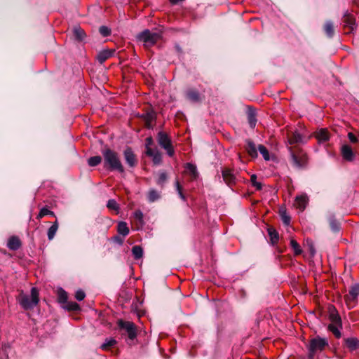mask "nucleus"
<instances>
[{
  "instance_id": "22",
  "label": "nucleus",
  "mask_w": 359,
  "mask_h": 359,
  "mask_svg": "<svg viewBox=\"0 0 359 359\" xmlns=\"http://www.w3.org/2000/svg\"><path fill=\"white\" fill-rule=\"evenodd\" d=\"M142 118L144 119L145 122V126L146 128L150 129L152 128L153 121L156 119V114L153 111L147 112L145 114H143L142 115Z\"/></svg>"
},
{
  "instance_id": "27",
  "label": "nucleus",
  "mask_w": 359,
  "mask_h": 359,
  "mask_svg": "<svg viewBox=\"0 0 359 359\" xmlns=\"http://www.w3.org/2000/svg\"><path fill=\"white\" fill-rule=\"evenodd\" d=\"M268 233L270 238L271 243L273 245L277 244L279 240V235L276 230L270 227L268 229Z\"/></svg>"
},
{
  "instance_id": "36",
  "label": "nucleus",
  "mask_w": 359,
  "mask_h": 359,
  "mask_svg": "<svg viewBox=\"0 0 359 359\" xmlns=\"http://www.w3.org/2000/svg\"><path fill=\"white\" fill-rule=\"evenodd\" d=\"M186 169L189 172L190 175L194 179L198 177V171L196 166L192 163H187L185 166Z\"/></svg>"
},
{
  "instance_id": "6",
  "label": "nucleus",
  "mask_w": 359,
  "mask_h": 359,
  "mask_svg": "<svg viewBox=\"0 0 359 359\" xmlns=\"http://www.w3.org/2000/svg\"><path fill=\"white\" fill-rule=\"evenodd\" d=\"M158 145L165 150L167 154L172 157L175 154V150L172 144V140L170 136L163 131H159L156 136Z\"/></svg>"
},
{
  "instance_id": "10",
  "label": "nucleus",
  "mask_w": 359,
  "mask_h": 359,
  "mask_svg": "<svg viewBox=\"0 0 359 359\" xmlns=\"http://www.w3.org/2000/svg\"><path fill=\"white\" fill-rule=\"evenodd\" d=\"M222 175L224 182L228 187L232 188L234 185H236V177L233 173V170L225 168L222 170Z\"/></svg>"
},
{
  "instance_id": "24",
  "label": "nucleus",
  "mask_w": 359,
  "mask_h": 359,
  "mask_svg": "<svg viewBox=\"0 0 359 359\" xmlns=\"http://www.w3.org/2000/svg\"><path fill=\"white\" fill-rule=\"evenodd\" d=\"M73 34L75 39L78 41H83L86 36L84 30L79 27H75L73 29Z\"/></svg>"
},
{
  "instance_id": "30",
  "label": "nucleus",
  "mask_w": 359,
  "mask_h": 359,
  "mask_svg": "<svg viewBox=\"0 0 359 359\" xmlns=\"http://www.w3.org/2000/svg\"><path fill=\"white\" fill-rule=\"evenodd\" d=\"M324 31L328 37H332L334 33L333 22L328 20L325 23Z\"/></svg>"
},
{
  "instance_id": "45",
  "label": "nucleus",
  "mask_w": 359,
  "mask_h": 359,
  "mask_svg": "<svg viewBox=\"0 0 359 359\" xmlns=\"http://www.w3.org/2000/svg\"><path fill=\"white\" fill-rule=\"evenodd\" d=\"M250 182L253 187H255L257 190H261L262 188V185L260 182H257V175L253 174L250 177Z\"/></svg>"
},
{
  "instance_id": "16",
  "label": "nucleus",
  "mask_w": 359,
  "mask_h": 359,
  "mask_svg": "<svg viewBox=\"0 0 359 359\" xmlns=\"http://www.w3.org/2000/svg\"><path fill=\"white\" fill-rule=\"evenodd\" d=\"M146 154L152 158L153 163L155 165H158L162 161L161 154L157 148L148 149L146 151Z\"/></svg>"
},
{
  "instance_id": "13",
  "label": "nucleus",
  "mask_w": 359,
  "mask_h": 359,
  "mask_svg": "<svg viewBox=\"0 0 359 359\" xmlns=\"http://www.w3.org/2000/svg\"><path fill=\"white\" fill-rule=\"evenodd\" d=\"M358 295L359 284L355 283L351 287L348 294L344 296V299L348 304H351V302H353L355 300H356Z\"/></svg>"
},
{
  "instance_id": "39",
  "label": "nucleus",
  "mask_w": 359,
  "mask_h": 359,
  "mask_svg": "<svg viewBox=\"0 0 359 359\" xmlns=\"http://www.w3.org/2000/svg\"><path fill=\"white\" fill-rule=\"evenodd\" d=\"M116 344V341L113 338H107L105 341L102 344L101 348L102 350H107L110 347L114 346Z\"/></svg>"
},
{
  "instance_id": "47",
  "label": "nucleus",
  "mask_w": 359,
  "mask_h": 359,
  "mask_svg": "<svg viewBox=\"0 0 359 359\" xmlns=\"http://www.w3.org/2000/svg\"><path fill=\"white\" fill-rule=\"evenodd\" d=\"M99 32L103 36H108L111 34V30L106 26H101L99 29Z\"/></svg>"
},
{
  "instance_id": "37",
  "label": "nucleus",
  "mask_w": 359,
  "mask_h": 359,
  "mask_svg": "<svg viewBox=\"0 0 359 359\" xmlns=\"http://www.w3.org/2000/svg\"><path fill=\"white\" fill-rule=\"evenodd\" d=\"M132 253L135 259H139L143 255V250L140 245H135L132 248Z\"/></svg>"
},
{
  "instance_id": "29",
  "label": "nucleus",
  "mask_w": 359,
  "mask_h": 359,
  "mask_svg": "<svg viewBox=\"0 0 359 359\" xmlns=\"http://www.w3.org/2000/svg\"><path fill=\"white\" fill-rule=\"evenodd\" d=\"M328 221L330 223V226L331 229L334 232H337L340 229V224L335 219L334 215L332 214H330L328 217Z\"/></svg>"
},
{
  "instance_id": "52",
  "label": "nucleus",
  "mask_w": 359,
  "mask_h": 359,
  "mask_svg": "<svg viewBox=\"0 0 359 359\" xmlns=\"http://www.w3.org/2000/svg\"><path fill=\"white\" fill-rule=\"evenodd\" d=\"M175 48L177 49V50L179 52V53H181L182 52V48L180 47L179 45H176L175 46Z\"/></svg>"
},
{
  "instance_id": "50",
  "label": "nucleus",
  "mask_w": 359,
  "mask_h": 359,
  "mask_svg": "<svg viewBox=\"0 0 359 359\" xmlns=\"http://www.w3.org/2000/svg\"><path fill=\"white\" fill-rule=\"evenodd\" d=\"M112 240L119 244V245H122L123 243V238H121L120 236H116L112 238Z\"/></svg>"
},
{
  "instance_id": "12",
  "label": "nucleus",
  "mask_w": 359,
  "mask_h": 359,
  "mask_svg": "<svg viewBox=\"0 0 359 359\" xmlns=\"http://www.w3.org/2000/svg\"><path fill=\"white\" fill-rule=\"evenodd\" d=\"M287 139L290 145L304 142V136L298 130L287 133Z\"/></svg>"
},
{
  "instance_id": "51",
  "label": "nucleus",
  "mask_w": 359,
  "mask_h": 359,
  "mask_svg": "<svg viewBox=\"0 0 359 359\" xmlns=\"http://www.w3.org/2000/svg\"><path fill=\"white\" fill-rule=\"evenodd\" d=\"M348 137L349 140L353 143H355L358 141L357 137L352 133H349L348 134Z\"/></svg>"
},
{
  "instance_id": "44",
  "label": "nucleus",
  "mask_w": 359,
  "mask_h": 359,
  "mask_svg": "<svg viewBox=\"0 0 359 359\" xmlns=\"http://www.w3.org/2000/svg\"><path fill=\"white\" fill-rule=\"evenodd\" d=\"M133 215L135 219L141 225H142L144 224V215L142 212L140 210H137L135 211Z\"/></svg>"
},
{
  "instance_id": "34",
  "label": "nucleus",
  "mask_w": 359,
  "mask_h": 359,
  "mask_svg": "<svg viewBox=\"0 0 359 359\" xmlns=\"http://www.w3.org/2000/svg\"><path fill=\"white\" fill-rule=\"evenodd\" d=\"M63 308L69 311H76L80 310L79 304L74 302H67Z\"/></svg>"
},
{
  "instance_id": "46",
  "label": "nucleus",
  "mask_w": 359,
  "mask_h": 359,
  "mask_svg": "<svg viewBox=\"0 0 359 359\" xmlns=\"http://www.w3.org/2000/svg\"><path fill=\"white\" fill-rule=\"evenodd\" d=\"M175 187H176V190L180 196V197L183 200V201H186V197L184 196V194H183L182 192V186L180 185V182L178 180H176L175 182Z\"/></svg>"
},
{
  "instance_id": "1",
  "label": "nucleus",
  "mask_w": 359,
  "mask_h": 359,
  "mask_svg": "<svg viewBox=\"0 0 359 359\" xmlns=\"http://www.w3.org/2000/svg\"><path fill=\"white\" fill-rule=\"evenodd\" d=\"M104 163V168L110 171H118L123 173L125 170L121 161L119 156L115 151L107 148L102 151Z\"/></svg>"
},
{
  "instance_id": "41",
  "label": "nucleus",
  "mask_w": 359,
  "mask_h": 359,
  "mask_svg": "<svg viewBox=\"0 0 359 359\" xmlns=\"http://www.w3.org/2000/svg\"><path fill=\"white\" fill-rule=\"evenodd\" d=\"M258 149L265 161L270 160V155L268 149L262 144L258 146Z\"/></svg>"
},
{
  "instance_id": "14",
  "label": "nucleus",
  "mask_w": 359,
  "mask_h": 359,
  "mask_svg": "<svg viewBox=\"0 0 359 359\" xmlns=\"http://www.w3.org/2000/svg\"><path fill=\"white\" fill-rule=\"evenodd\" d=\"M314 137L319 143H323L330 140V135L327 128H320L315 132Z\"/></svg>"
},
{
  "instance_id": "38",
  "label": "nucleus",
  "mask_w": 359,
  "mask_h": 359,
  "mask_svg": "<svg viewBox=\"0 0 359 359\" xmlns=\"http://www.w3.org/2000/svg\"><path fill=\"white\" fill-rule=\"evenodd\" d=\"M290 246L292 248L295 255H299L302 254V248L299 243L294 239L290 240Z\"/></svg>"
},
{
  "instance_id": "17",
  "label": "nucleus",
  "mask_w": 359,
  "mask_h": 359,
  "mask_svg": "<svg viewBox=\"0 0 359 359\" xmlns=\"http://www.w3.org/2000/svg\"><path fill=\"white\" fill-rule=\"evenodd\" d=\"M341 154L343 158L347 161H352L354 158V153L352 148L348 144H344L341 147Z\"/></svg>"
},
{
  "instance_id": "35",
  "label": "nucleus",
  "mask_w": 359,
  "mask_h": 359,
  "mask_svg": "<svg viewBox=\"0 0 359 359\" xmlns=\"http://www.w3.org/2000/svg\"><path fill=\"white\" fill-rule=\"evenodd\" d=\"M168 176L165 172L161 171L158 173V177L156 180V184L161 187H163L165 182L167 181Z\"/></svg>"
},
{
  "instance_id": "33",
  "label": "nucleus",
  "mask_w": 359,
  "mask_h": 359,
  "mask_svg": "<svg viewBox=\"0 0 359 359\" xmlns=\"http://www.w3.org/2000/svg\"><path fill=\"white\" fill-rule=\"evenodd\" d=\"M279 214L280 215L281 219L285 225H289L290 223L291 217L287 213V211L285 208H282L279 210Z\"/></svg>"
},
{
  "instance_id": "21",
  "label": "nucleus",
  "mask_w": 359,
  "mask_h": 359,
  "mask_svg": "<svg viewBox=\"0 0 359 359\" xmlns=\"http://www.w3.org/2000/svg\"><path fill=\"white\" fill-rule=\"evenodd\" d=\"M308 202V198L306 196H298L296 197L294 205L300 211L304 210Z\"/></svg>"
},
{
  "instance_id": "8",
  "label": "nucleus",
  "mask_w": 359,
  "mask_h": 359,
  "mask_svg": "<svg viewBox=\"0 0 359 359\" xmlns=\"http://www.w3.org/2000/svg\"><path fill=\"white\" fill-rule=\"evenodd\" d=\"M117 325L120 329L124 330L127 332L130 339L133 340L136 338L137 332V327L134 323L120 319L117 321Z\"/></svg>"
},
{
  "instance_id": "40",
  "label": "nucleus",
  "mask_w": 359,
  "mask_h": 359,
  "mask_svg": "<svg viewBox=\"0 0 359 359\" xmlns=\"http://www.w3.org/2000/svg\"><path fill=\"white\" fill-rule=\"evenodd\" d=\"M102 162V157L100 156H92L88 158V163L90 166L94 167L99 165Z\"/></svg>"
},
{
  "instance_id": "42",
  "label": "nucleus",
  "mask_w": 359,
  "mask_h": 359,
  "mask_svg": "<svg viewBox=\"0 0 359 359\" xmlns=\"http://www.w3.org/2000/svg\"><path fill=\"white\" fill-rule=\"evenodd\" d=\"M58 302L62 304H65L67 302L68 295L67 293L62 289L58 291Z\"/></svg>"
},
{
  "instance_id": "4",
  "label": "nucleus",
  "mask_w": 359,
  "mask_h": 359,
  "mask_svg": "<svg viewBox=\"0 0 359 359\" xmlns=\"http://www.w3.org/2000/svg\"><path fill=\"white\" fill-rule=\"evenodd\" d=\"M328 330L333 334L337 339L341 337L342 320L334 307L330 309Z\"/></svg>"
},
{
  "instance_id": "25",
  "label": "nucleus",
  "mask_w": 359,
  "mask_h": 359,
  "mask_svg": "<svg viewBox=\"0 0 359 359\" xmlns=\"http://www.w3.org/2000/svg\"><path fill=\"white\" fill-rule=\"evenodd\" d=\"M248 121L249 123L250 126L252 128H254L257 123V118H256V114L255 110L249 107L248 111Z\"/></svg>"
},
{
  "instance_id": "15",
  "label": "nucleus",
  "mask_w": 359,
  "mask_h": 359,
  "mask_svg": "<svg viewBox=\"0 0 359 359\" xmlns=\"http://www.w3.org/2000/svg\"><path fill=\"white\" fill-rule=\"evenodd\" d=\"M346 347L350 351H354L359 349V339L356 337H348L344 339Z\"/></svg>"
},
{
  "instance_id": "28",
  "label": "nucleus",
  "mask_w": 359,
  "mask_h": 359,
  "mask_svg": "<svg viewBox=\"0 0 359 359\" xmlns=\"http://www.w3.org/2000/svg\"><path fill=\"white\" fill-rule=\"evenodd\" d=\"M58 222L57 221H55L51 226L48 229L47 236L49 241H51L55 237L56 232L58 229Z\"/></svg>"
},
{
  "instance_id": "49",
  "label": "nucleus",
  "mask_w": 359,
  "mask_h": 359,
  "mask_svg": "<svg viewBox=\"0 0 359 359\" xmlns=\"http://www.w3.org/2000/svg\"><path fill=\"white\" fill-rule=\"evenodd\" d=\"M153 138L151 137H148L145 140V146H146V151H147L149 149H152L151 146L153 144Z\"/></svg>"
},
{
  "instance_id": "11",
  "label": "nucleus",
  "mask_w": 359,
  "mask_h": 359,
  "mask_svg": "<svg viewBox=\"0 0 359 359\" xmlns=\"http://www.w3.org/2000/svg\"><path fill=\"white\" fill-rule=\"evenodd\" d=\"M123 157L130 168H134L137 165V158L130 147H127L123 151Z\"/></svg>"
},
{
  "instance_id": "26",
  "label": "nucleus",
  "mask_w": 359,
  "mask_h": 359,
  "mask_svg": "<svg viewBox=\"0 0 359 359\" xmlns=\"http://www.w3.org/2000/svg\"><path fill=\"white\" fill-rule=\"evenodd\" d=\"M117 231L123 237L128 235L130 230L126 222H119L117 226Z\"/></svg>"
},
{
  "instance_id": "31",
  "label": "nucleus",
  "mask_w": 359,
  "mask_h": 359,
  "mask_svg": "<svg viewBox=\"0 0 359 359\" xmlns=\"http://www.w3.org/2000/svg\"><path fill=\"white\" fill-rule=\"evenodd\" d=\"M46 215H50L54 217H56L54 212L50 210L47 207H43L40 210L39 214L36 215V219L40 220Z\"/></svg>"
},
{
  "instance_id": "3",
  "label": "nucleus",
  "mask_w": 359,
  "mask_h": 359,
  "mask_svg": "<svg viewBox=\"0 0 359 359\" xmlns=\"http://www.w3.org/2000/svg\"><path fill=\"white\" fill-rule=\"evenodd\" d=\"M136 39L142 42L147 49L154 46L159 40L162 39V32H152L146 29L137 34Z\"/></svg>"
},
{
  "instance_id": "9",
  "label": "nucleus",
  "mask_w": 359,
  "mask_h": 359,
  "mask_svg": "<svg viewBox=\"0 0 359 359\" xmlns=\"http://www.w3.org/2000/svg\"><path fill=\"white\" fill-rule=\"evenodd\" d=\"M342 22L346 34H351L356 29L355 18L348 11L344 13Z\"/></svg>"
},
{
  "instance_id": "19",
  "label": "nucleus",
  "mask_w": 359,
  "mask_h": 359,
  "mask_svg": "<svg viewBox=\"0 0 359 359\" xmlns=\"http://www.w3.org/2000/svg\"><path fill=\"white\" fill-rule=\"evenodd\" d=\"M245 150L252 158H257L258 156L255 144L250 139L245 140Z\"/></svg>"
},
{
  "instance_id": "18",
  "label": "nucleus",
  "mask_w": 359,
  "mask_h": 359,
  "mask_svg": "<svg viewBox=\"0 0 359 359\" xmlns=\"http://www.w3.org/2000/svg\"><path fill=\"white\" fill-rule=\"evenodd\" d=\"M114 52L115 50L112 49H107L100 51L97 55V60L100 63L102 64L109 57H111L114 55Z\"/></svg>"
},
{
  "instance_id": "20",
  "label": "nucleus",
  "mask_w": 359,
  "mask_h": 359,
  "mask_svg": "<svg viewBox=\"0 0 359 359\" xmlns=\"http://www.w3.org/2000/svg\"><path fill=\"white\" fill-rule=\"evenodd\" d=\"M22 243L18 236H13L9 238L7 243L8 248L11 250H17L21 247Z\"/></svg>"
},
{
  "instance_id": "32",
  "label": "nucleus",
  "mask_w": 359,
  "mask_h": 359,
  "mask_svg": "<svg viewBox=\"0 0 359 359\" xmlns=\"http://www.w3.org/2000/svg\"><path fill=\"white\" fill-rule=\"evenodd\" d=\"M160 193L154 189H150L147 194L148 201L151 203H153L160 198Z\"/></svg>"
},
{
  "instance_id": "48",
  "label": "nucleus",
  "mask_w": 359,
  "mask_h": 359,
  "mask_svg": "<svg viewBox=\"0 0 359 359\" xmlns=\"http://www.w3.org/2000/svg\"><path fill=\"white\" fill-rule=\"evenodd\" d=\"M86 297V294L85 292L81 290H79L76 292L75 293V298L78 300V301H82L83 299H84Z\"/></svg>"
},
{
  "instance_id": "2",
  "label": "nucleus",
  "mask_w": 359,
  "mask_h": 359,
  "mask_svg": "<svg viewBox=\"0 0 359 359\" xmlns=\"http://www.w3.org/2000/svg\"><path fill=\"white\" fill-rule=\"evenodd\" d=\"M16 299L23 309L32 310L39 302V292L36 287H32L31 289L30 295L21 291Z\"/></svg>"
},
{
  "instance_id": "23",
  "label": "nucleus",
  "mask_w": 359,
  "mask_h": 359,
  "mask_svg": "<svg viewBox=\"0 0 359 359\" xmlns=\"http://www.w3.org/2000/svg\"><path fill=\"white\" fill-rule=\"evenodd\" d=\"M188 100L193 102H198L201 101L200 94L198 90L190 89L187 91L186 93Z\"/></svg>"
},
{
  "instance_id": "7",
  "label": "nucleus",
  "mask_w": 359,
  "mask_h": 359,
  "mask_svg": "<svg viewBox=\"0 0 359 359\" xmlns=\"http://www.w3.org/2000/svg\"><path fill=\"white\" fill-rule=\"evenodd\" d=\"M328 346V341L325 338H321L320 337H317L316 338L312 339L310 341L309 345V358L310 359H313L314 355L318 351H322L325 349L326 346Z\"/></svg>"
},
{
  "instance_id": "43",
  "label": "nucleus",
  "mask_w": 359,
  "mask_h": 359,
  "mask_svg": "<svg viewBox=\"0 0 359 359\" xmlns=\"http://www.w3.org/2000/svg\"><path fill=\"white\" fill-rule=\"evenodd\" d=\"M107 207L113 210L118 211L119 210V205L114 199H110L108 201Z\"/></svg>"
},
{
  "instance_id": "5",
  "label": "nucleus",
  "mask_w": 359,
  "mask_h": 359,
  "mask_svg": "<svg viewBox=\"0 0 359 359\" xmlns=\"http://www.w3.org/2000/svg\"><path fill=\"white\" fill-rule=\"evenodd\" d=\"M289 151L292 165L298 170L306 168L308 165L306 153L301 149L293 150L292 147L289 148Z\"/></svg>"
}]
</instances>
